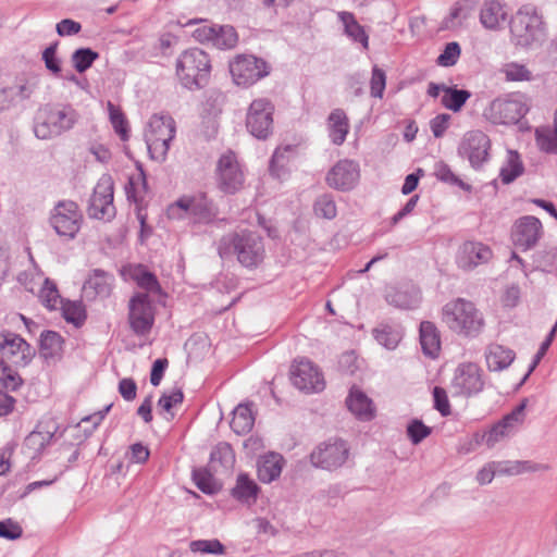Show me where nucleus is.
Instances as JSON below:
<instances>
[{"instance_id":"f257e3e1","label":"nucleus","mask_w":557,"mask_h":557,"mask_svg":"<svg viewBox=\"0 0 557 557\" xmlns=\"http://www.w3.org/2000/svg\"><path fill=\"white\" fill-rule=\"evenodd\" d=\"M218 253L225 260L236 258L242 267L253 270L264 261V240L258 232L249 230L228 233L220 238Z\"/></svg>"},{"instance_id":"f03ea898","label":"nucleus","mask_w":557,"mask_h":557,"mask_svg":"<svg viewBox=\"0 0 557 557\" xmlns=\"http://www.w3.org/2000/svg\"><path fill=\"white\" fill-rule=\"evenodd\" d=\"M442 321L450 331L465 337H476L484 327L482 312L463 298L454 299L443 307Z\"/></svg>"},{"instance_id":"7ed1b4c3","label":"nucleus","mask_w":557,"mask_h":557,"mask_svg":"<svg viewBox=\"0 0 557 557\" xmlns=\"http://www.w3.org/2000/svg\"><path fill=\"white\" fill-rule=\"evenodd\" d=\"M211 60L203 50L191 48L176 59V76L183 87L196 90L205 87L210 78Z\"/></svg>"},{"instance_id":"20e7f679","label":"nucleus","mask_w":557,"mask_h":557,"mask_svg":"<svg viewBox=\"0 0 557 557\" xmlns=\"http://www.w3.org/2000/svg\"><path fill=\"white\" fill-rule=\"evenodd\" d=\"M78 114L71 106H51L41 108L35 120L34 133L39 139H51L70 131L77 122Z\"/></svg>"},{"instance_id":"39448f33","label":"nucleus","mask_w":557,"mask_h":557,"mask_svg":"<svg viewBox=\"0 0 557 557\" xmlns=\"http://www.w3.org/2000/svg\"><path fill=\"white\" fill-rule=\"evenodd\" d=\"M166 214L171 220H188L194 224H209L219 214L216 205L205 194L188 197L184 196L170 205Z\"/></svg>"},{"instance_id":"423d86ee","label":"nucleus","mask_w":557,"mask_h":557,"mask_svg":"<svg viewBox=\"0 0 557 557\" xmlns=\"http://www.w3.org/2000/svg\"><path fill=\"white\" fill-rule=\"evenodd\" d=\"M175 133L176 126L172 116L166 114H153L150 117L145 131V141L152 160L158 162L165 160Z\"/></svg>"},{"instance_id":"0eeeda50","label":"nucleus","mask_w":557,"mask_h":557,"mask_svg":"<svg viewBox=\"0 0 557 557\" xmlns=\"http://www.w3.org/2000/svg\"><path fill=\"white\" fill-rule=\"evenodd\" d=\"M511 40L520 47H530L544 36L542 17L532 5L521 7L509 21Z\"/></svg>"},{"instance_id":"6e6552de","label":"nucleus","mask_w":557,"mask_h":557,"mask_svg":"<svg viewBox=\"0 0 557 557\" xmlns=\"http://www.w3.org/2000/svg\"><path fill=\"white\" fill-rule=\"evenodd\" d=\"M530 110V99L522 92H511L494 99L485 110L493 124H517Z\"/></svg>"},{"instance_id":"1a4fd4ad","label":"nucleus","mask_w":557,"mask_h":557,"mask_svg":"<svg viewBox=\"0 0 557 557\" xmlns=\"http://www.w3.org/2000/svg\"><path fill=\"white\" fill-rule=\"evenodd\" d=\"M84 221L78 205L73 200H59L49 213V225L58 236L71 240L78 234Z\"/></svg>"},{"instance_id":"9d476101","label":"nucleus","mask_w":557,"mask_h":557,"mask_svg":"<svg viewBox=\"0 0 557 557\" xmlns=\"http://www.w3.org/2000/svg\"><path fill=\"white\" fill-rule=\"evenodd\" d=\"M349 456L345 441L331 438L319 444L310 454V461L315 468L333 471L341 468Z\"/></svg>"},{"instance_id":"9b49d317","label":"nucleus","mask_w":557,"mask_h":557,"mask_svg":"<svg viewBox=\"0 0 557 557\" xmlns=\"http://www.w3.org/2000/svg\"><path fill=\"white\" fill-rule=\"evenodd\" d=\"M128 323L137 336L150 333L154 323V307L148 294L137 293L129 299Z\"/></svg>"},{"instance_id":"f8f14e48","label":"nucleus","mask_w":557,"mask_h":557,"mask_svg":"<svg viewBox=\"0 0 557 557\" xmlns=\"http://www.w3.org/2000/svg\"><path fill=\"white\" fill-rule=\"evenodd\" d=\"M113 190L112 178L103 175L95 186L89 199L87 212L90 218L104 221H110L114 218Z\"/></svg>"},{"instance_id":"ddd939ff","label":"nucleus","mask_w":557,"mask_h":557,"mask_svg":"<svg viewBox=\"0 0 557 557\" xmlns=\"http://www.w3.org/2000/svg\"><path fill=\"white\" fill-rule=\"evenodd\" d=\"M485 381L483 370L473 362H465L457 367L451 381L455 395L472 397L481 393Z\"/></svg>"},{"instance_id":"4468645a","label":"nucleus","mask_w":557,"mask_h":557,"mask_svg":"<svg viewBox=\"0 0 557 557\" xmlns=\"http://www.w3.org/2000/svg\"><path fill=\"white\" fill-rule=\"evenodd\" d=\"M527 399L515 407L502 420L495 423L487 432L482 435V442L488 447H494L497 443L512 436L524 422Z\"/></svg>"},{"instance_id":"2eb2a0df","label":"nucleus","mask_w":557,"mask_h":557,"mask_svg":"<svg viewBox=\"0 0 557 557\" xmlns=\"http://www.w3.org/2000/svg\"><path fill=\"white\" fill-rule=\"evenodd\" d=\"M230 72L236 85L248 87L269 74L267 63L255 55H238L230 63Z\"/></svg>"},{"instance_id":"dca6fc26","label":"nucleus","mask_w":557,"mask_h":557,"mask_svg":"<svg viewBox=\"0 0 557 557\" xmlns=\"http://www.w3.org/2000/svg\"><path fill=\"white\" fill-rule=\"evenodd\" d=\"M274 107L265 98L251 102L246 117V126L250 134L259 139H265L272 133Z\"/></svg>"},{"instance_id":"f3484780","label":"nucleus","mask_w":557,"mask_h":557,"mask_svg":"<svg viewBox=\"0 0 557 557\" xmlns=\"http://www.w3.org/2000/svg\"><path fill=\"white\" fill-rule=\"evenodd\" d=\"M543 234L542 222L534 215H523L517 219L511 227V240L522 251L534 248Z\"/></svg>"},{"instance_id":"a211bd4d","label":"nucleus","mask_w":557,"mask_h":557,"mask_svg":"<svg viewBox=\"0 0 557 557\" xmlns=\"http://www.w3.org/2000/svg\"><path fill=\"white\" fill-rule=\"evenodd\" d=\"M218 187L225 194H235L244 185V173L234 152L222 154L216 165Z\"/></svg>"},{"instance_id":"6ab92c4d","label":"nucleus","mask_w":557,"mask_h":557,"mask_svg":"<svg viewBox=\"0 0 557 557\" xmlns=\"http://www.w3.org/2000/svg\"><path fill=\"white\" fill-rule=\"evenodd\" d=\"M1 359L15 366H27L35 356V349L20 335L5 331L0 333Z\"/></svg>"},{"instance_id":"aec40b11","label":"nucleus","mask_w":557,"mask_h":557,"mask_svg":"<svg viewBox=\"0 0 557 557\" xmlns=\"http://www.w3.org/2000/svg\"><path fill=\"white\" fill-rule=\"evenodd\" d=\"M290 379L295 387L306 393H318L323 391L325 386L319 368L308 359H301L293 363Z\"/></svg>"},{"instance_id":"412c9836","label":"nucleus","mask_w":557,"mask_h":557,"mask_svg":"<svg viewBox=\"0 0 557 557\" xmlns=\"http://www.w3.org/2000/svg\"><path fill=\"white\" fill-rule=\"evenodd\" d=\"M491 141L482 131L468 132L458 148L461 157L467 158L472 168L479 169L488 159Z\"/></svg>"},{"instance_id":"4be33fe9","label":"nucleus","mask_w":557,"mask_h":557,"mask_svg":"<svg viewBox=\"0 0 557 557\" xmlns=\"http://www.w3.org/2000/svg\"><path fill=\"white\" fill-rule=\"evenodd\" d=\"M493 257L491 248L475 240L462 243L456 253V263L463 271H471L481 264L487 263Z\"/></svg>"},{"instance_id":"5701e85b","label":"nucleus","mask_w":557,"mask_h":557,"mask_svg":"<svg viewBox=\"0 0 557 557\" xmlns=\"http://www.w3.org/2000/svg\"><path fill=\"white\" fill-rule=\"evenodd\" d=\"M479 20L481 25L487 30H502L510 21L509 7L504 0H483Z\"/></svg>"},{"instance_id":"b1692460","label":"nucleus","mask_w":557,"mask_h":557,"mask_svg":"<svg viewBox=\"0 0 557 557\" xmlns=\"http://www.w3.org/2000/svg\"><path fill=\"white\" fill-rule=\"evenodd\" d=\"M359 165L351 160H339L327 173L326 183L338 190H350L359 181Z\"/></svg>"},{"instance_id":"393cba45","label":"nucleus","mask_w":557,"mask_h":557,"mask_svg":"<svg viewBox=\"0 0 557 557\" xmlns=\"http://www.w3.org/2000/svg\"><path fill=\"white\" fill-rule=\"evenodd\" d=\"M386 301L399 309H414L421 301L420 289L412 284L389 287L385 295Z\"/></svg>"},{"instance_id":"a878e982","label":"nucleus","mask_w":557,"mask_h":557,"mask_svg":"<svg viewBox=\"0 0 557 557\" xmlns=\"http://www.w3.org/2000/svg\"><path fill=\"white\" fill-rule=\"evenodd\" d=\"M349 411L361 421H370L375 416L372 400L357 387H352L346 399Z\"/></svg>"},{"instance_id":"bb28decb","label":"nucleus","mask_w":557,"mask_h":557,"mask_svg":"<svg viewBox=\"0 0 557 557\" xmlns=\"http://www.w3.org/2000/svg\"><path fill=\"white\" fill-rule=\"evenodd\" d=\"M57 428L53 423H39L24 441V446L32 451L34 456L40 454L51 442Z\"/></svg>"},{"instance_id":"cd10ccee","label":"nucleus","mask_w":557,"mask_h":557,"mask_svg":"<svg viewBox=\"0 0 557 557\" xmlns=\"http://www.w3.org/2000/svg\"><path fill=\"white\" fill-rule=\"evenodd\" d=\"M83 290L88 298L108 297L111 293V276L100 270H94L85 281Z\"/></svg>"},{"instance_id":"c85d7f7f","label":"nucleus","mask_w":557,"mask_h":557,"mask_svg":"<svg viewBox=\"0 0 557 557\" xmlns=\"http://www.w3.org/2000/svg\"><path fill=\"white\" fill-rule=\"evenodd\" d=\"M284 458L276 453H269L261 456L258 460V478L263 483H271L276 480L282 472Z\"/></svg>"},{"instance_id":"c756f323","label":"nucleus","mask_w":557,"mask_h":557,"mask_svg":"<svg viewBox=\"0 0 557 557\" xmlns=\"http://www.w3.org/2000/svg\"><path fill=\"white\" fill-rule=\"evenodd\" d=\"M422 351L430 358H436L441 349V336L431 321H422L419 329Z\"/></svg>"},{"instance_id":"7c9ffc66","label":"nucleus","mask_w":557,"mask_h":557,"mask_svg":"<svg viewBox=\"0 0 557 557\" xmlns=\"http://www.w3.org/2000/svg\"><path fill=\"white\" fill-rule=\"evenodd\" d=\"M327 131L331 141L341 146L349 132V121L344 110L335 109L327 117Z\"/></svg>"},{"instance_id":"2f4dec72","label":"nucleus","mask_w":557,"mask_h":557,"mask_svg":"<svg viewBox=\"0 0 557 557\" xmlns=\"http://www.w3.org/2000/svg\"><path fill=\"white\" fill-rule=\"evenodd\" d=\"M338 20L344 26V34L354 42H358L364 50L369 49V35L364 27L358 23L351 12L341 11L337 13Z\"/></svg>"},{"instance_id":"473e14b6","label":"nucleus","mask_w":557,"mask_h":557,"mask_svg":"<svg viewBox=\"0 0 557 557\" xmlns=\"http://www.w3.org/2000/svg\"><path fill=\"white\" fill-rule=\"evenodd\" d=\"M498 475H519L525 472H539L548 470V466L530 460H502L495 461Z\"/></svg>"},{"instance_id":"72a5a7b5","label":"nucleus","mask_w":557,"mask_h":557,"mask_svg":"<svg viewBox=\"0 0 557 557\" xmlns=\"http://www.w3.org/2000/svg\"><path fill=\"white\" fill-rule=\"evenodd\" d=\"M515 351L498 344H491L485 351V360L491 371H502L515 360Z\"/></svg>"},{"instance_id":"f704fd0d","label":"nucleus","mask_w":557,"mask_h":557,"mask_svg":"<svg viewBox=\"0 0 557 557\" xmlns=\"http://www.w3.org/2000/svg\"><path fill=\"white\" fill-rule=\"evenodd\" d=\"M259 486L246 473H239L231 495L238 502L244 504L255 503L258 496Z\"/></svg>"},{"instance_id":"c9c22d12","label":"nucleus","mask_w":557,"mask_h":557,"mask_svg":"<svg viewBox=\"0 0 557 557\" xmlns=\"http://www.w3.org/2000/svg\"><path fill=\"white\" fill-rule=\"evenodd\" d=\"M474 9L475 2L473 0H459L455 2L443 21L444 28L453 29L461 26L471 16Z\"/></svg>"},{"instance_id":"e433bc0d","label":"nucleus","mask_w":557,"mask_h":557,"mask_svg":"<svg viewBox=\"0 0 557 557\" xmlns=\"http://www.w3.org/2000/svg\"><path fill=\"white\" fill-rule=\"evenodd\" d=\"M256 416L248 404H239L233 410V417L231 420V429L238 435L249 433L255 425Z\"/></svg>"},{"instance_id":"4c0bfd02","label":"nucleus","mask_w":557,"mask_h":557,"mask_svg":"<svg viewBox=\"0 0 557 557\" xmlns=\"http://www.w3.org/2000/svg\"><path fill=\"white\" fill-rule=\"evenodd\" d=\"M373 336L380 345L393 350L403 338V329L397 324L381 323L373 330Z\"/></svg>"},{"instance_id":"58836bf2","label":"nucleus","mask_w":557,"mask_h":557,"mask_svg":"<svg viewBox=\"0 0 557 557\" xmlns=\"http://www.w3.org/2000/svg\"><path fill=\"white\" fill-rule=\"evenodd\" d=\"M295 152L296 146L292 145L276 148L270 162L271 174L278 180H282L287 173V165Z\"/></svg>"},{"instance_id":"ea45409f","label":"nucleus","mask_w":557,"mask_h":557,"mask_svg":"<svg viewBox=\"0 0 557 557\" xmlns=\"http://www.w3.org/2000/svg\"><path fill=\"white\" fill-rule=\"evenodd\" d=\"M524 166L516 150H508L506 160L500 168L499 177L504 184H510L523 174Z\"/></svg>"},{"instance_id":"a19ab883","label":"nucleus","mask_w":557,"mask_h":557,"mask_svg":"<svg viewBox=\"0 0 557 557\" xmlns=\"http://www.w3.org/2000/svg\"><path fill=\"white\" fill-rule=\"evenodd\" d=\"M132 277L140 288L149 293L159 294L161 292L157 276L143 265L133 270Z\"/></svg>"},{"instance_id":"79ce46f5","label":"nucleus","mask_w":557,"mask_h":557,"mask_svg":"<svg viewBox=\"0 0 557 557\" xmlns=\"http://www.w3.org/2000/svg\"><path fill=\"white\" fill-rule=\"evenodd\" d=\"M470 96V91L466 89H457L455 87L447 86V88H445L444 96L442 97V104L454 112H458L465 106Z\"/></svg>"},{"instance_id":"37998d69","label":"nucleus","mask_w":557,"mask_h":557,"mask_svg":"<svg viewBox=\"0 0 557 557\" xmlns=\"http://www.w3.org/2000/svg\"><path fill=\"white\" fill-rule=\"evenodd\" d=\"M507 82H530L533 79L532 72L518 62L505 63L499 70Z\"/></svg>"},{"instance_id":"c03bdc74","label":"nucleus","mask_w":557,"mask_h":557,"mask_svg":"<svg viewBox=\"0 0 557 557\" xmlns=\"http://www.w3.org/2000/svg\"><path fill=\"white\" fill-rule=\"evenodd\" d=\"M23 384V379L16 370L10 367L3 359H0V386L15 392Z\"/></svg>"},{"instance_id":"a18cd8bd","label":"nucleus","mask_w":557,"mask_h":557,"mask_svg":"<svg viewBox=\"0 0 557 557\" xmlns=\"http://www.w3.org/2000/svg\"><path fill=\"white\" fill-rule=\"evenodd\" d=\"M238 40L237 33L233 26L216 25L212 45L219 49H231L236 46Z\"/></svg>"},{"instance_id":"49530a36","label":"nucleus","mask_w":557,"mask_h":557,"mask_svg":"<svg viewBox=\"0 0 557 557\" xmlns=\"http://www.w3.org/2000/svg\"><path fill=\"white\" fill-rule=\"evenodd\" d=\"M98 57V52L90 48H79L73 52L72 63L78 73H84L92 65Z\"/></svg>"},{"instance_id":"de8ad7c7","label":"nucleus","mask_w":557,"mask_h":557,"mask_svg":"<svg viewBox=\"0 0 557 557\" xmlns=\"http://www.w3.org/2000/svg\"><path fill=\"white\" fill-rule=\"evenodd\" d=\"M63 339L58 332L45 331L40 335V349L45 357H52L62 348Z\"/></svg>"},{"instance_id":"09e8293b","label":"nucleus","mask_w":557,"mask_h":557,"mask_svg":"<svg viewBox=\"0 0 557 557\" xmlns=\"http://www.w3.org/2000/svg\"><path fill=\"white\" fill-rule=\"evenodd\" d=\"M193 480L202 493L214 494L219 490L212 474L203 468L195 469L193 471Z\"/></svg>"},{"instance_id":"8fccbe9b","label":"nucleus","mask_w":557,"mask_h":557,"mask_svg":"<svg viewBox=\"0 0 557 557\" xmlns=\"http://www.w3.org/2000/svg\"><path fill=\"white\" fill-rule=\"evenodd\" d=\"M63 318L76 326H79L84 323L86 319V312L81 302L77 301H66L61 304Z\"/></svg>"},{"instance_id":"3c124183","label":"nucleus","mask_w":557,"mask_h":557,"mask_svg":"<svg viewBox=\"0 0 557 557\" xmlns=\"http://www.w3.org/2000/svg\"><path fill=\"white\" fill-rule=\"evenodd\" d=\"M314 213L318 216L332 220L336 216V205L331 195L324 194L317 198L313 205Z\"/></svg>"},{"instance_id":"603ef678","label":"nucleus","mask_w":557,"mask_h":557,"mask_svg":"<svg viewBox=\"0 0 557 557\" xmlns=\"http://www.w3.org/2000/svg\"><path fill=\"white\" fill-rule=\"evenodd\" d=\"M108 109L110 114V122L114 131L120 135L122 140H127L128 126L123 112L111 102L108 103Z\"/></svg>"},{"instance_id":"864d4df0","label":"nucleus","mask_w":557,"mask_h":557,"mask_svg":"<svg viewBox=\"0 0 557 557\" xmlns=\"http://www.w3.org/2000/svg\"><path fill=\"white\" fill-rule=\"evenodd\" d=\"M42 304L50 310L57 309L62 304L57 286L50 280L46 278L45 285L40 292Z\"/></svg>"},{"instance_id":"5fc2aeb1","label":"nucleus","mask_w":557,"mask_h":557,"mask_svg":"<svg viewBox=\"0 0 557 557\" xmlns=\"http://www.w3.org/2000/svg\"><path fill=\"white\" fill-rule=\"evenodd\" d=\"M190 550L201 554L221 555L224 553V545L219 540H197L189 545Z\"/></svg>"},{"instance_id":"6e6d98bb","label":"nucleus","mask_w":557,"mask_h":557,"mask_svg":"<svg viewBox=\"0 0 557 557\" xmlns=\"http://www.w3.org/2000/svg\"><path fill=\"white\" fill-rule=\"evenodd\" d=\"M434 175L437 177V180L444 182V183H447V184H450V185H455V186H459L461 188H466L468 189L469 186H466V184L458 177L454 174V172L450 170V168L448 166V164H446L445 162L443 161H440L437 163H435V166H434Z\"/></svg>"},{"instance_id":"4d7b16f0","label":"nucleus","mask_w":557,"mask_h":557,"mask_svg":"<svg viewBox=\"0 0 557 557\" xmlns=\"http://www.w3.org/2000/svg\"><path fill=\"white\" fill-rule=\"evenodd\" d=\"M536 143L542 151L557 153V133L554 129L536 131Z\"/></svg>"},{"instance_id":"13d9d810","label":"nucleus","mask_w":557,"mask_h":557,"mask_svg":"<svg viewBox=\"0 0 557 557\" xmlns=\"http://www.w3.org/2000/svg\"><path fill=\"white\" fill-rule=\"evenodd\" d=\"M461 53V49L458 42L451 41L448 42L443 52L438 55L436 62L441 66H453L457 63Z\"/></svg>"},{"instance_id":"bf43d9fd","label":"nucleus","mask_w":557,"mask_h":557,"mask_svg":"<svg viewBox=\"0 0 557 557\" xmlns=\"http://www.w3.org/2000/svg\"><path fill=\"white\" fill-rule=\"evenodd\" d=\"M211 460L213 462L219 461L223 467L228 468L233 466L235 461V455L232 447L222 443L211 453Z\"/></svg>"},{"instance_id":"052dcab7","label":"nucleus","mask_w":557,"mask_h":557,"mask_svg":"<svg viewBox=\"0 0 557 557\" xmlns=\"http://www.w3.org/2000/svg\"><path fill=\"white\" fill-rule=\"evenodd\" d=\"M386 86L385 72L377 65L372 69V76L370 81L371 96L374 98H382Z\"/></svg>"},{"instance_id":"680f3d73","label":"nucleus","mask_w":557,"mask_h":557,"mask_svg":"<svg viewBox=\"0 0 557 557\" xmlns=\"http://www.w3.org/2000/svg\"><path fill=\"white\" fill-rule=\"evenodd\" d=\"M407 434L412 444L417 445L431 434V428L416 419L408 424Z\"/></svg>"},{"instance_id":"e2e57ef3","label":"nucleus","mask_w":557,"mask_h":557,"mask_svg":"<svg viewBox=\"0 0 557 557\" xmlns=\"http://www.w3.org/2000/svg\"><path fill=\"white\" fill-rule=\"evenodd\" d=\"M184 394L181 388H174L169 393H163L158 400V406L164 411H170L174 406L182 404Z\"/></svg>"},{"instance_id":"0e129e2a","label":"nucleus","mask_w":557,"mask_h":557,"mask_svg":"<svg viewBox=\"0 0 557 557\" xmlns=\"http://www.w3.org/2000/svg\"><path fill=\"white\" fill-rule=\"evenodd\" d=\"M434 408L443 416L447 417L451 413L449 400L446 391L440 386L433 388Z\"/></svg>"},{"instance_id":"69168bd1","label":"nucleus","mask_w":557,"mask_h":557,"mask_svg":"<svg viewBox=\"0 0 557 557\" xmlns=\"http://www.w3.org/2000/svg\"><path fill=\"white\" fill-rule=\"evenodd\" d=\"M23 534V530L17 522L12 519L0 521V537L7 540L20 539Z\"/></svg>"},{"instance_id":"338daca9","label":"nucleus","mask_w":557,"mask_h":557,"mask_svg":"<svg viewBox=\"0 0 557 557\" xmlns=\"http://www.w3.org/2000/svg\"><path fill=\"white\" fill-rule=\"evenodd\" d=\"M57 42L52 44L42 52V60L45 61L46 67L54 74L61 72L60 60L57 58Z\"/></svg>"},{"instance_id":"774afa93","label":"nucleus","mask_w":557,"mask_h":557,"mask_svg":"<svg viewBox=\"0 0 557 557\" xmlns=\"http://www.w3.org/2000/svg\"><path fill=\"white\" fill-rule=\"evenodd\" d=\"M81 23L71 18H64L60 21L55 26L57 34L61 37L76 35L81 32Z\"/></svg>"}]
</instances>
